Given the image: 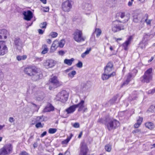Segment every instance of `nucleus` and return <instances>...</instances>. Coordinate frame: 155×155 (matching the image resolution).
Here are the masks:
<instances>
[{"mask_svg": "<svg viewBox=\"0 0 155 155\" xmlns=\"http://www.w3.org/2000/svg\"><path fill=\"white\" fill-rule=\"evenodd\" d=\"M44 124H42L40 122L37 123L35 127L37 128H42L43 127Z\"/></svg>", "mask_w": 155, "mask_h": 155, "instance_id": "ea45409f", "label": "nucleus"}, {"mask_svg": "<svg viewBox=\"0 0 155 155\" xmlns=\"http://www.w3.org/2000/svg\"><path fill=\"white\" fill-rule=\"evenodd\" d=\"M82 135V132H81L78 136V138H80Z\"/></svg>", "mask_w": 155, "mask_h": 155, "instance_id": "774afa93", "label": "nucleus"}, {"mask_svg": "<svg viewBox=\"0 0 155 155\" xmlns=\"http://www.w3.org/2000/svg\"><path fill=\"white\" fill-rule=\"evenodd\" d=\"M47 24L46 22H43L41 23L40 25L39 26L41 28L45 29L46 28Z\"/></svg>", "mask_w": 155, "mask_h": 155, "instance_id": "72a5a7b5", "label": "nucleus"}, {"mask_svg": "<svg viewBox=\"0 0 155 155\" xmlns=\"http://www.w3.org/2000/svg\"><path fill=\"white\" fill-rule=\"evenodd\" d=\"M154 57H152L151 58L148 60V62L150 63L154 59Z\"/></svg>", "mask_w": 155, "mask_h": 155, "instance_id": "bf43d9fd", "label": "nucleus"}, {"mask_svg": "<svg viewBox=\"0 0 155 155\" xmlns=\"http://www.w3.org/2000/svg\"><path fill=\"white\" fill-rule=\"evenodd\" d=\"M58 35L57 33L55 32H52L50 33L49 35L52 38H55L57 37Z\"/></svg>", "mask_w": 155, "mask_h": 155, "instance_id": "c9c22d12", "label": "nucleus"}, {"mask_svg": "<svg viewBox=\"0 0 155 155\" xmlns=\"http://www.w3.org/2000/svg\"><path fill=\"white\" fill-rule=\"evenodd\" d=\"M49 8L48 7H46L43 8V10L45 12H48L49 11Z\"/></svg>", "mask_w": 155, "mask_h": 155, "instance_id": "6e6d98bb", "label": "nucleus"}, {"mask_svg": "<svg viewBox=\"0 0 155 155\" xmlns=\"http://www.w3.org/2000/svg\"><path fill=\"white\" fill-rule=\"evenodd\" d=\"M57 131L56 128H50L49 129L48 132L50 134H53L55 133Z\"/></svg>", "mask_w": 155, "mask_h": 155, "instance_id": "f704fd0d", "label": "nucleus"}, {"mask_svg": "<svg viewBox=\"0 0 155 155\" xmlns=\"http://www.w3.org/2000/svg\"><path fill=\"white\" fill-rule=\"evenodd\" d=\"M91 50V48H89L87 49L86 51L84 53H83L81 55V57L82 58H84L85 56L88 54L90 52Z\"/></svg>", "mask_w": 155, "mask_h": 155, "instance_id": "c756f323", "label": "nucleus"}, {"mask_svg": "<svg viewBox=\"0 0 155 155\" xmlns=\"http://www.w3.org/2000/svg\"><path fill=\"white\" fill-rule=\"evenodd\" d=\"M84 101L83 100H81L80 103L77 104H75L76 106V108H78V111H83V112H84L87 111V109L85 107L84 105Z\"/></svg>", "mask_w": 155, "mask_h": 155, "instance_id": "ddd939ff", "label": "nucleus"}, {"mask_svg": "<svg viewBox=\"0 0 155 155\" xmlns=\"http://www.w3.org/2000/svg\"><path fill=\"white\" fill-rule=\"evenodd\" d=\"M132 1H130L128 3V5L129 6H130L132 5Z\"/></svg>", "mask_w": 155, "mask_h": 155, "instance_id": "69168bd1", "label": "nucleus"}, {"mask_svg": "<svg viewBox=\"0 0 155 155\" xmlns=\"http://www.w3.org/2000/svg\"><path fill=\"white\" fill-rule=\"evenodd\" d=\"M85 7V9L87 10H90L91 8V5L88 3H85L84 4Z\"/></svg>", "mask_w": 155, "mask_h": 155, "instance_id": "e433bc0d", "label": "nucleus"}, {"mask_svg": "<svg viewBox=\"0 0 155 155\" xmlns=\"http://www.w3.org/2000/svg\"><path fill=\"white\" fill-rule=\"evenodd\" d=\"M83 66V64L81 62L79 61L77 64L76 66L77 67L79 68H81Z\"/></svg>", "mask_w": 155, "mask_h": 155, "instance_id": "a18cd8bd", "label": "nucleus"}, {"mask_svg": "<svg viewBox=\"0 0 155 155\" xmlns=\"http://www.w3.org/2000/svg\"><path fill=\"white\" fill-rule=\"evenodd\" d=\"M44 4H46L47 2V0H40Z\"/></svg>", "mask_w": 155, "mask_h": 155, "instance_id": "e2e57ef3", "label": "nucleus"}, {"mask_svg": "<svg viewBox=\"0 0 155 155\" xmlns=\"http://www.w3.org/2000/svg\"><path fill=\"white\" fill-rule=\"evenodd\" d=\"M113 65L112 63L109 62L104 68V72L106 73L110 74L113 69Z\"/></svg>", "mask_w": 155, "mask_h": 155, "instance_id": "a211bd4d", "label": "nucleus"}, {"mask_svg": "<svg viewBox=\"0 0 155 155\" xmlns=\"http://www.w3.org/2000/svg\"><path fill=\"white\" fill-rule=\"evenodd\" d=\"M42 48H43V50L42 51L41 53L43 54H45L48 51V49L47 46L45 45H44L42 46Z\"/></svg>", "mask_w": 155, "mask_h": 155, "instance_id": "c85d7f7f", "label": "nucleus"}, {"mask_svg": "<svg viewBox=\"0 0 155 155\" xmlns=\"http://www.w3.org/2000/svg\"><path fill=\"white\" fill-rule=\"evenodd\" d=\"M38 31L40 34H43L44 32V30H42L41 29H39L38 30Z\"/></svg>", "mask_w": 155, "mask_h": 155, "instance_id": "603ef678", "label": "nucleus"}, {"mask_svg": "<svg viewBox=\"0 0 155 155\" xmlns=\"http://www.w3.org/2000/svg\"><path fill=\"white\" fill-rule=\"evenodd\" d=\"M145 21L147 25H150L151 24V20H148V16H147V18L145 20Z\"/></svg>", "mask_w": 155, "mask_h": 155, "instance_id": "49530a36", "label": "nucleus"}, {"mask_svg": "<svg viewBox=\"0 0 155 155\" xmlns=\"http://www.w3.org/2000/svg\"><path fill=\"white\" fill-rule=\"evenodd\" d=\"M68 97V93L65 91H63L57 94L55 99L57 101L64 102L67 101Z\"/></svg>", "mask_w": 155, "mask_h": 155, "instance_id": "39448f33", "label": "nucleus"}, {"mask_svg": "<svg viewBox=\"0 0 155 155\" xmlns=\"http://www.w3.org/2000/svg\"><path fill=\"white\" fill-rule=\"evenodd\" d=\"M95 32L97 37H98L101 33V30L99 28H96Z\"/></svg>", "mask_w": 155, "mask_h": 155, "instance_id": "2f4dec72", "label": "nucleus"}, {"mask_svg": "<svg viewBox=\"0 0 155 155\" xmlns=\"http://www.w3.org/2000/svg\"><path fill=\"white\" fill-rule=\"evenodd\" d=\"M58 41L57 40H55L53 42L51 47L50 51L53 52L54 51L57 49L58 47H59Z\"/></svg>", "mask_w": 155, "mask_h": 155, "instance_id": "aec40b11", "label": "nucleus"}, {"mask_svg": "<svg viewBox=\"0 0 155 155\" xmlns=\"http://www.w3.org/2000/svg\"><path fill=\"white\" fill-rule=\"evenodd\" d=\"M152 68H150L144 72L143 75L140 78L142 82L148 83L152 80Z\"/></svg>", "mask_w": 155, "mask_h": 155, "instance_id": "7ed1b4c3", "label": "nucleus"}, {"mask_svg": "<svg viewBox=\"0 0 155 155\" xmlns=\"http://www.w3.org/2000/svg\"><path fill=\"white\" fill-rule=\"evenodd\" d=\"M43 98L42 97H38L36 98V99L37 100H38V101H41L42 100Z\"/></svg>", "mask_w": 155, "mask_h": 155, "instance_id": "338daca9", "label": "nucleus"}, {"mask_svg": "<svg viewBox=\"0 0 155 155\" xmlns=\"http://www.w3.org/2000/svg\"><path fill=\"white\" fill-rule=\"evenodd\" d=\"M49 81L51 84L49 87V89L50 90H52L53 88H56L62 84V83L58 81L57 77L55 76L51 78Z\"/></svg>", "mask_w": 155, "mask_h": 155, "instance_id": "0eeeda50", "label": "nucleus"}, {"mask_svg": "<svg viewBox=\"0 0 155 155\" xmlns=\"http://www.w3.org/2000/svg\"><path fill=\"white\" fill-rule=\"evenodd\" d=\"M76 74V71L74 70H73L68 73V77L71 79Z\"/></svg>", "mask_w": 155, "mask_h": 155, "instance_id": "cd10ccee", "label": "nucleus"}, {"mask_svg": "<svg viewBox=\"0 0 155 155\" xmlns=\"http://www.w3.org/2000/svg\"><path fill=\"white\" fill-rule=\"evenodd\" d=\"M155 92V88L154 89L150 90L147 92L148 94H153Z\"/></svg>", "mask_w": 155, "mask_h": 155, "instance_id": "a19ab883", "label": "nucleus"}, {"mask_svg": "<svg viewBox=\"0 0 155 155\" xmlns=\"http://www.w3.org/2000/svg\"><path fill=\"white\" fill-rule=\"evenodd\" d=\"M74 61V59L73 58H71L70 59H66L64 60V63L68 66H71Z\"/></svg>", "mask_w": 155, "mask_h": 155, "instance_id": "393cba45", "label": "nucleus"}, {"mask_svg": "<svg viewBox=\"0 0 155 155\" xmlns=\"http://www.w3.org/2000/svg\"><path fill=\"white\" fill-rule=\"evenodd\" d=\"M143 118L142 117H139L137 120V123H136V128L138 127L141 124L143 121Z\"/></svg>", "mask_w": 155, "mask_h": 155, "instance_id": "a878e982", "label": "nucleus"}, {"mask_svg": "<svg viewBox=\"0 0 155 155\" xmlns=\"http://www.w3.org/2000/svg\"><path fill=\"white\" fill-rule=\"evenodd\" d=\"M9 35V32L6 29L0 30V39H5Z\"/></svg>", "mask_w": 155, "mask_h": 155, "instance_id": "dca6fc26", "label": "nucleus"}, {"mask_svg": "<svg viewBox=\"0 0 155 155\" xmlns=\"http://www.w3.org/2000/svg\"><path fill=\"white\" fill-rule=\"evenodd\" d=\"M117 21H115L113 22L112 27V30L114 32H116L124 28L123 26H120L117 24Z\"/></svg>", "mask_w": 155, "mask_h": 155, "instance_id": "4468645a", "label": "nucleus"}, {"mask_svg": "<svg viewBox=\"0 0 155 155\" xmlns=\"http://www.w3.org/2000/svg\"><path fill=\"white\" fill-rule=\"evenodd\" d=\"M55 64L54 61L51 59H48L44 61L43 63L44 66L47 68H52L54 66Z\"/></svg>", "mask_w": 155, "mask_h": 155, "instance_id": "f8f14e48", "label": "nucleus"}, {"mask_svg": "<svg viewBox=\"0 0 155 155\" xmlns=\"http://www.w3.org/2000/svg\"><path fill=\"white\" fill-rule=\"evenodd\" d=\"M126 14L124 12H121L120 13L119 15L120 16V17L122 19V20L123 19L124 16Z\"/></svg>", "mask_w": 155, "mask_h": 155, "instance_id": "37998d69", "label": "nucleus"}, {"mask_svg": "<svg viewBox=\"0 0 155 155\" xmlns=\"http://www.w3.org/2000/svg\"><path fill=\"white\" fill-rule=\"evenodd\" d=\"M98 122L104 124V123H106V120H104L103 119L101 118L98 120Z\"/></svg>", "mask_w": 155, "mask_h": 155, "instance_id": "09e8293b", "label": "nucleus"}, {"mask_svg": "<svg viewBox=\"0 0 155 155\" xmlns=\"http://www.w3.org/2000/svg\"><path fill=\"white\" fill-rule=\"evenodd\" d=\"M25 73L28 75L32 76L34 80H37L40 78L39 70L35 66H29L24 69Z\"/></svg>", "mask_w": 155, "mask_h": 155, "instance_id": "f257e3e1", "label": "nucleus"}, {"mask_svg": "<svg viewBox=\"0 0 155 155\" xmlns=\"http://www.w3.org/2000/svg\"><path fill=\"white\" fill-rule=\"evenodd\" d=\"M8 52V49L5 41H0V56H3Z\"/></svg>", "mask_w": 155, "mask_h": 155, "instance_id": "1a4fd4ad", "label": "nucleus"}, {"mask_svg": "<svg viewBox=\"0 0 155 155\" xmlns=\"http://www.w3.org/2000/svg\"><path fill=\"white\" fill-rule=\"evenodd\" d=\"M58 54L62 56L65 53V52L62 50L58 52Z\"/></svg>", "mask_w": 155, "mask_h": 155, "instance_id": "3c124183", "label": "nucleus"}, {"mask_svg": "<svg viewBox=\"0 0 155 155\" xmlns=\"http://www.w3.org/2000/svg\"><path fill=\"white\" fill-rule=\"evenodd\" d=\"M132 75L130 74H129L126 77V80H128L129 81H130L131 80V78H132Z\"/></svg>", "mask_w": 155, "mask_h": 155, "instance_id": "c03bdc74", "label": "nucleus"}, {"mask_svg": "<svg viewBox=\"0 0 155 155\" xmlns=\"http://www.w3.org/2000/svg\"><path fill=\"white\" fill-rule=\"evenodd\" d=\"M74 40L77 42H80L85 40V38L83 36L82 31L81 30L76 29L73 34Z\"/></svg>", "mask_w": 155, "mask_h": 155, "instance_id": "20e7f679", "label": "nucleus"}, {"mask_svg": "<svg viewBox=\"0 0 155 155\" xmlns=\"http://www.w3.org/2000/svg\"><path fill=\"white\" fill-rule=\"evenodd\" d=\"M88 151V149L86 144L82 142L80 144V153L79 155H87Z\"/></svg>", "mask_w": 155, "mask_h": 155, "instance_id": "9b49d317", "label": "nucleus"}, {"mask_svg": "<svg viewBox=\"0 0 155 155\" xmlns=\"http://www.w3.org/2000/svg\"><path fill=\"white\" fill-rule=\"evenodd\" d=\"M114 39H115V40L116 41H118V40H119V41H120V40H122V38H114Z\"/></svg>", "mask_w": 155, "mask_h": 155, "instance_id": "680f3d73", "label": "nucleus"}, {"mask_svg": "<svg viewBox=\"0 0 155 155\" xmlns=\"http://www.w3.org/2000/svg\"><path fill=\"white\" fill-rule=\"evenodd\" d=\"M146 127L150 130H153L155 127L154 124L151 122H147L145 123Z\"/></svg>", "mask_w": 155, "mask_h": 155, "instance_id": "4be33fe9", "label": "nucleus"}, {"mask_svg": "<svg viewBox=\"0 0 155 155\" xmlns=\"http://www.w3.org/2000/svg\"><path fill=\"white\" fill-rule=\"evenodd\" d=\"M75 105L70 106L69 107L66 109V111L68 114L73 113L75 110L76 109Z\"/></svg>", "mask_w": 155, "mask_h": 155, "instance_id": "412c9836", "label": "nucleus"}, {"mask_svg": "<svg viewBox=\"0 0 155 155\" xmlns=\"http://www.w3.org/2000/svg\"><path fill=\"white\" fill-rule=\"evenodd\" d=\"M23 14L24 16V19L27 21H30L33 18V13L30 10L24 11Z\"/></svg>", "mask_w": 155, "mask_h": 155, "instance_id": "2eb2a0df", "label": "nucleus"}, {"mask_svg": "<svg viewBox=\"0 0 155 155\" xmlns=\"http://www.w3.org/2000/svg\"><path fill=\"white\" fill-rule=\"evenodd\" d=\"M73 135L72 134H71L70 136L69 137H68V138H67L68 139H69V141L72 138V137H73Z\"/></svg>", "mask_w": 155, "mask_h": 155, "instance_id": "052dcab7", "label": "nucleus"}, {"mask_svg": "<svg viewBox=\"0 0 155 155\" xmlns=\"http://www.w3.org/2000/svg\"><path fill=\"white\" fill-rule=\"evenodd\" d=\"M104 124L109 130L115 129L120 125L118 121L109 118L106 119V123H104Z\"/></svg>", "mask_w": 155, "mask_h": 155, "instance_id": "f03ea898", "label": "nucleus"}, {"mask_svg": "<svg viewBox=\"0 0 155 155\" xmlns=\"http://www.w3.org/2000/svg\"><path fill=\"white\" fill-rule=\"evenodd\" d=\"M15 43L18 49L21 48L22 44L19 38H16L15 40Z\"/></svg>", "mask_w": 155, "mask_h": 155, "instance_id": "5701e85b", "label": "nucleus"}, {"mask_svg": "<svg viewBox=\"0 0 155 155\" xmlns=\"http://www.w3.org/2000/svg\"><path fill=\"white\" fill-rule=\"evenodd\" d=\"M35 123L40 122L42 121L41 117H37L35 118Z\"/></svg>", "mask_w": 155, "mask_h": 155, "instance_id": "58836bf2", "label": "nucleus"}, {"mask_svg": "<svg viewBox=\"0 0 155 155\" xmlns=\"http://www.w3.org/2000/svg\"><path fill=\"white\" fill-rule=\"evenodd\" d=\"M27 58V56L26 55L22 56H18L17 57V59L18 61L25 59Z\"/></svg>", "mask_w": 155, "mask_h": 155, "instance_id": "473e14b6", "label": "nucleus"}, {"mask_svg": "<svg viewBox=\"0 0 155 155\" xmlns=\"http://www.w3.org/2000/svg\"><path fill=\"white\" fill-rule=\"evenodd\" d=\"M73 126L75 128H77L79 127L80 125L78 123H75L74 124Z\"/></svg>", "mask_w": 155, "mask_h": 155, "instance_id": "8fccbe9b", "label": "nucleus"}, {"mask_svg": "<svg viewBox=\"0 0 155 155\" xmlns=\"http://www.w3.org/2000/svg\"><path fill=\"white\" fill-rule=\"evenodd\" d=\"M47 42L48 43L50 44L51 43V40L49 39H48L47 40Z\"/></svg>", "mask_w": 155, "mask_h": 155, "instance_id": "0e129e2a", "label": "nucleus"}, {"mask_svg": "<svg viewBox=\"0 0 155 155\" xmlns=\"http://www.w3.org/2000/svg\"><path fill=\"white\" fill-rule=\"evenodd\" d=\"M65 43V41L64 39H62L59 41H58L59 47L62 48L63 47Z\"/></svg>", "mask_w": 155, "mask_h": 155, "instance_id": "7c9ffc66", "label": "nucleus"}, {"mask_svg": "<svg viewBox=\"0 0 155 155\" xmlns=\"http://www.w3.org/2000/svg\"><path fill=\"white\" fill-rule=\"evenodd\" d=\"M69 141V139H68L67 138L65 140H64V141H62V144H67L68 142Z\"/></svg>", "mask_w": 155, "mask_h": 155, "instance_id": "de8ad7c7", "label": "nucleus"}, {"mask_svg": "<svg viewBox=\"0 0 155 155\" xmlns=\"http://www.w3.org/2000/svg\"><path fill=\"white\" fill-rule=\"evenodd\" d=\"M54 109V107L51 105L49 104L47 106L44 110V112H50L53 110Z\"/></svg>", "mask_w": 155, "mask_h": 155, "instance_id": "b1692460", "label": "nucleus"}, {"mask_svg": "<svg viewBox=\"0 0 155 155\" xmlns=\"http://www.w3.org/2000/svg\"><path fill=\"white\" fill-rule=\"evenodd\" d=\"M91 86L88 84H81L80 89L75 90V91L78 93H84L88 90L91 87Z\"/></svg>", "mask_w": 155, "mask_h": 155, "instance_id": "9d476101", "label": "nucleus"}, {"mask_svg": "<svg viewBox=\"0 0 155 155\" xmlns=\"http://www.w3.org/2000/svg\"><path fill=\"white\" fill-rule=\"evenodd\" d=\"M72 69H73L72 68H70L68 69H66V70H65V71L66 73L68 72H69L70 71L72 70Z\"/></svg>", "mask_w": 155, "mask_h": 155, "instance_id": "13d9d810", "label": "nucleus"}, {"mask_svg": "<svg viewBox=\"0 0 155 155\" xmlns=\"http://www.w3.org/2000/svg\"><path fill=\"white\" fill-rule=\"evenodd\" d=\"M116 73L115 72H113L111 73H106L104 72L102 74L101 78L103 80H105L108 79L109 78L114 76L115 75Z\"/></svg>", "mask_w": 155, "mask_h": 155, "instance_id": "f3484780", "label": "nucleus"}, {"mask_svg": "<svg viewBox=\"0 0 155 155\" xmlns=\"http://www.w3.org/2000/svg\"><path fill=\"white\" fill-rule=\"evenodd\" d=\"M133 38L132 36H130L127 40L123 44V47L125 50H126L127 49V47L128 45L130 43L131 41L133 40Z\"/></svg>", "mask_w": 155, "mask_h": 155, "instance_id": "6ab92c4d", "label": "nucleus"}, {"mask_svg": "<svg viewBox=\"0 0 155 155\" xmlns=\"http://www.w3.org/2000/svg\"><path fill=\"white\" fill-rule=\"evenodd\" d=\"M130 81H128V80H126L125 81H124L123 83V84L121 85V87H123L124 86L126 85H127Z\"/></svg>", "mask_w": 155, "mask_h": 155, "instance_id": "79ce46f5", "label": "nucleus"}, {"mask_svg": "<svg viewBox=\"0 0 155 155\" xmlns=\"http://www.w3.org/2000/svg\"><path fill=\"white\" fill-rule=\"evenodd\" d=\"M12 150V147L10 144L4 146L0 149V155H5L9 154Z\"/></svg>", "mask_w": 155, "mask_h": 155, "instance_id": "6e6552de", "label": "nucleus"}, {"mask_svg": "<svg viewBox=\"0 0 155 155\" xmlns=\"http://www.w3.org/2000/svg\"><path fill=\"white\" fill-rule=\"evenodd\" d=\"M47 132L46 131H44L43 132L41 136V137H43L46 134Z\"/></svg>", "mask_w": 155, "mask_h": 155, "instance_id": "4d7b16f0", "label": "nucleus"}, {"mask_svg": "<svg viewBox=\"0 0 155 155\" xmlns=\"http://www.w3.org/2000/svg\"><path fill=\"white\" fill-rule=\"evenodd\" d=\"M130 18V14H127L124 17L123 19L122 20L123 22H125L128 21Z\"/></svg>", "mask_w": 155, "mask_h": 155, "instance_id": "bb28decb", "label": "nucleus"}, {"mask_svg": "<svg viewBox=\"0 0 155 155\" xmlns=\"http://www.w3.org/2000/svg\"><path fill=\"white\" fill-rule=\"evenodd\" d=\"M105 148L106 150L108 152H110L111 149V146L109 144L106 145L105 147Z\"/></svg>", "mask_w": 155, "mask_h": 155, "instance_id": "4c0bfd02", "label": "nucleus"}, {"mask_svg": "<svg viewBox=\"0 0 155 155\" xmlns=\"http://www.w3.org/2000/svg\"><path fill=\"white\" fill-rule=\"evenodd\" d=\"M15 119L12 117H10L9 118V121L11 123L14 122L15 121Z\"/></svg>", "mask_w": 155, "mask_h": 155, "instance_id": "864d4df0", "label": "nucleus"}, {"mask_svg": "<svg viewBox=\"0 0 155 155\" xmlns=\"http://www.w3.org/2000/svg\"><path fill=\"white\" fill-rule=\"evenodd\" d=\"M19 155H28V154L25 151H22L20 153Z\"/></svg>", "mask_w": 155, "mask_h": 155, "instance_id": "5fc2aeb1", "label": "nucleus"}, {"mask_svg": "<svg viewBox=\"0 0 155 155\" xmlns=\"http://www.w3.org/2000/svg\"><path fill=\"white\" fill-rule=\"evenodd\" d=\"M72 2L70 0H67L63 2L61 4V8L64 12H70L72 8Z\"/></svg>", "mask_w": 155, "mask_h": 155, "instance_id": "423d86ee", "label": "nucleus"}]
</instances>
